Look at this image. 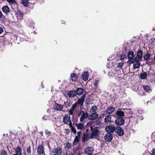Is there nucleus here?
Listing matches in <instances>:
<instances>
[{"label": "nucleus", "instance_id": "774afa93", "mask_svg": "<svg viewBox=\"0 0 155 155\" xmlns=\"http://www.w3.org/2000/svg\"><path fill=\"white\" fill-rule=\"evenodd\" d=\"M53 155H56V154H53Z\"/></svg>", "mask_w": 155, "mask_h": 155}, {"label": "nucleus", "instance_id": "6e6d98bb", "mask_svg": "<svg viewBox=\"0 0 155 155\" xmlns=\"http://www.w3.org/2000/svg\"><path fill=\"white\" fill-rule=\"evenodd\" d=\"M3 31V29L2 27H0V34H1Z\"/></svg>", "mask_w": 155, "mask_h": 155}, {"label": "nucleus", "instance_id": "0eeeda50", "mask_svg": "<svg viewBox=\"0 0 155 155\" xmlns=\"http://www.w3.org/2000/svg\"><path fill=\"white\" fill-rule=\"evenodd\" d=\"M116 131L117 134L120 136H122L124 134V131L121 127L117 126L116 127Z\"/></svg>", "mask_w": 155, "mask_h": 155}, {"label": "nucleus", "instance_id": "4c0bfd02", "mask_svg": "<svg viewBox=\"0 0 155 155\" xmlns=\"http://www.w3.org/2000/svg\"><path fill=\"white\" fill-rule=\"evenodd\" d=\"M64 133L67 135H69L70 132V130L69 129H64Z\"/></svg>", "mask_w": 155, "mask_h": 155}, {"label": "nucleus", "instance_id": "2f4dec72", "mask_svg": "<svg viewBox=\"0 0 155 155\" xmlns=\"http://www.w3.org/2000/svg\"><path fill=\"white\" fill-rule=\"evenodd\" d=\"M17 14L18 17L20 18H22L24 14L20 10H18L17 12Z\"/></svg>", "mask_w": 155, "mask_h": 155}, {"label": "nucleus", "instance_id": "37998d69", "mask_svg": "<svg viewBox=\"0 0 155 155\" xmlns=\"http://www.w3.org/2000/svg\"><path fill=\"white\" fill-rule=\"evenodd\" d=\"M1 155H7L6 152L4 150L1 151Z\"/></svg>", "mask_w": 155, "mask_h": 155}, {"label": "nucleus", "instance_id": "4d7b16f0", "mask_svg": "<svg viewBox=\"0 0 155 155\" xmlns=\"http://www.w3.org/2000/svg\"><path fill=\"white\" fill-rule=\"evenodd\" d=\"M153 76L155 77V71H153L152 73Z\"/></svg>", "mask_w": 155, "mask_h": 155}, {"label": "nucleus", "instance_id": "338daca9", "mask_svg": "<svg viewBox=\"0 0 155 155\" xmlns=\"http://www.w3.org/2000/svg\"><path fill=\"white\" fill-rule=\"evenodd\" d=\"M32 27H33V28H34V27H33V25H32Z\"/></svg>", "mask_w": 155, "mask_h": 155}, {"label": "nucleus", "instance_id": "0e129e2a", "mask_svg": "<svg viewBox=\"0 0 155 155\" xmlns=\"http://www.w3.org/2000/svg\"><path fill=\"white\" fill-rule=\"evenodd\" d=\"M154 59L155 60V55L154 56Z\"/></svg>", "mask_w": 155, "mask_h": 155}, {"label": "nucleus", "instance_id": "49530a36", "mask_svg": "<svg viewBox=\"0 0 155 155\" xmlns=\"http://www.w3.org/2000/svg\"><path fill=\"white\" fill-rule=\"evenodd\" d=\"M94 123V122L92 121H90L88 122L87 124V126H90L92 124Z\"/></svg>", "mask_w": 155, "mask_h": 155}, {"label": "nucleus", "instance_id": "7ed1b4c3", "mask_svg": "<svg viewBox=\"0 0 155 155\" xmlns=\"http://www.w3.org/2000/svg\"><path fill=\"white\" fill-rule=\"evenodd\" d=\"M134 52L133 51H130L128 53L127 58L129 60V61L130 63H133L135 62V61L134 58Z\"/></svg>", "mask_w": 155, "mask_h": 155}, {"label": "nucleus", "instance_id": "ea45409f", "mask_svg": "<svg viewBox=\"0 0 155 155\" xmlns=\"http://www.w3.org/2000/svg\"><path fill=\"white\" fill-rule=\"evenodd\" d=\"M127 56L126 55L122 54L121 55L120 59L121 60H124L126 58Z\"/></svg>", "mask_w": 155, "mask_h": 155}, {"label": "nucleus", "instance_id": "f3484780", "mask_svg": "<svg viewBox=\"0 0 155 155\" xmlns=\"http://www.w3.org/2000/svg\"><path fill=\"white\" fill-rule=\"evenodd\" d=\"M88 71H85L82 74V78L84 81H86L88 80Z\"/></svg>", "mask_w": 155, "mask_h": 155}, {"label": "nucleus", "instance_id": "f257e3e1", "mask_svg": "<svg viewBox=\"0 0 155 155\" xmlns=\"http://www.w3.org/2000/svg\"><path fill=\"white\" fill-rule=\"evenodd\" d=\"M86 94H83L81 97L78 99L72 106L71 107L69 110V114L72 115L74 111L77 107H79V105L80 107H84V103L85 100Z\"/></svg>", "mask_w": 155, "mask_h": 155}, {"label": "nucleus", "instance_id": "b1692460", "mask_svg": "<svg viewBox=\"0 0 155 155\" xmlns=\"http://www.w3.org/2000/svg\"><path fill=\"white\" fill-rule=\"evenodd\" d=\"M111 116L110 115L107 116L104 118V122L105 123H107L111 122Z\"/></svg>", "mask_w": 155, "mask_h": 155}, {"label": "nucleus", "instance_id": "f704fd0d", "mask_svg": "<svg viewBox=\"0 0 155 155\" xmlns=\"http://www.w3.org/2000/svg\"><path fill=\"white\" fill-rule=\"evenodd\" d=\"M9 3L12 4H15L16 3V1L15 0H6Z\"/></svg>", "mask_w": 155, "mask_h": 155}, {"label": "nucleus", "instance_id": "aec40b11", "mask_svg": "<svg viewBox=\"0 0 155 155\" xmlns=\"http://www.w3.org/2000/svg\"><path fill=\"white\" fill-rule=\"evenodd\" d=\"M2 10L3 12L7 14L10 12V8L7 5H5L3 7Z\"/></svg>", "mask_w": 155, "mask_h": 155}, {"label": "nucleus", "instance_id": "bb28decb", "mask_svg": "<svg viewBox=\"0 0 155 155\" xmlns=\"http://www.w3.org/2000/svg\"><path fill=\"white\" fill-rule=\"evenodd\" d=\"M147 74L144 72L143 73H141L140 74V77L141 79H145L147 78Z\"/></svg>", "mask_w": 155, "mask_h": 155}, {"label": "nucleus", "instance_id": "a18cd8bd", "mask_svg": "<svg viewBox=\"0 0 155 155\" xmlns=\"http://www.w3.org/2000/svg\"><path fill=\"white\" fill-rule=\"evenodd\" d=\"M90 99H87L85 101V104L86 105H88L89 104V102H90Z\"/></svg>", "mask_w": 155, "mask_h": 155}, {"label": "nucleus", "instance_id": "3c124183", "mask_svg": "<svg viewBox=\"0 0 155 155\" xmlns=\"http://www.w3.org/2000/svg\"><path fill=\"white\" fill-rule=\"evenodd\" d=\"M69 124H69V127H70L71 128L72 127H73L74 126H72V123L71 121V120H70L69 121Z\"/></svg>", "mask_w": 155, "mask_h": 155}, {"label": "nucleus", "instance_id": "423d86ee", "mask_svg": "<svg viewBox=\"0 0 155 155\" xmlns=\"http://www.w3.org/2000/svg\"><path fill=\"white\" fill-rule=\"evenodd\" d=\"M116 127L112 125H110L106 127L105 130L107 133L111 134L116 130Z\"/></svg>", "mask_w": 155, "mask_h": 155}, {"label": "nucleus", "instance_id": "69168bd1", "mask_svg": "<svg viewBox=\"0 0 155 155\" xmlns=\"http://www.w3.org/2000/svg\"><path fill=\"white\" fill-rule=\"evenodd\" d=\"M43 87H44V86H42V88H43Z\"/></svg>", "mask_w": 155, "mask_h": 155}, {"label": "nucleus", "instance_id": "9b49d317", "mask_svg": "<svg viewBox=\"0 0 155 155\" xmlns=\"http://www.w3.org/2000/svg\"><path fill=\"white\" fill-rule=\"evenodd\" d=\"M115 108L112 106H110L107 107L105 112L108 114H110L112 113L115 110Z\"/></svg>", "mask_w": 155, "mask_h": 155}, {"label": "nucleus", "instance_id": "79ce46f5", "mask_svg": "<svg viewBox=\"0 0 155 155\" xmlns=\"http://www.w3.org/2000/svg\"><path fill=\"white\" fill-rule=\"evenodd\" d=\"M99 82V81L98 80H97L95 81L94 84V85L96 87H98V85Z\"/></svg>", "mask_w": 155, "mask_h": 155}, {"label": "nucleus", "instance_id": "c03bdc74", "mask_svg": "<svg viewBox=\"0 0 155 155\" xmlns=\"http://www.w3.org/2000/svg\"><path fill=\"white\" fill-rule=\"evenodd\" d=\"M70 104V103L68 102H64V104L65 106L66 107H67L68 106H69Z\"/></svg>", "mask_w": 155, "mask_h": 155}, {"label": "nucleus", "instance_id": "393cba45", "mask_svg": "<svg viewBox=\"0 0 155 155\" xmlns=\"http://www.w3.org/2000/svg\"><path fill=\"white\" fill-rule=\"evenodd\" d=\"M75 125L77 126L78 130L82 129L84 126V124L82 123L79 124L76 123L75 124Z\"/></svg>", "mask_w": 155, "mask_h": 155}, {"label": "nucleus", "instance_id": "473e14b6", "mask_svg": "<svg viewBox=\"0 0 155 155\" xmlns=\"http://www.w3.org/2000/svg\"><path fill=\"white\" fill-rule=\"evenodd\" d=\"M97 110V107L96 106H94L91 107V110L93 113H96V111Z\"/></svg>", "mask_w": 155, "mask_h": 155}, {"label": "nucleus", "instance_id": "2eb2a0df", "mask_svg": "<svg viewBox=\"0 0 155 155\" xmlns=\"http://www.w3.org/2000/svg\"><path fill=\"white\" fill-rule=\"evenodd\" d=\"M67 95L68 96L69 98L74 97L76 96V94L75 91L71 90L69 91L68 94H67Z\"/></svg>", "mask_w": 155, "mask_h": 155}, {"label": "nucleus", "instance_id": "58836bf2", "mask_svg": "<svg viewBox=\"0 0 155 155\" xmlns=\"http://www.w3.org/2000/svg\"><path fill=\"white\" fill-rule=\"evenodd\" d=\"M66 146L68 149H69L71 147V144L69 142H68L66 144Z\"/></svg>", "mask_w": 155, "mask_h": 155}, {"label": "nucleus", "instance_id": "864d4df0", "mask_svg": "<svg viewBox=\"0 0 155 155\" xmlns=\"http://www.w3.org/2000/svg\"><path fill=\"white\" fill-rule=\"evenodd\" d=\"M3 17L5 18V16L3 15L2 13V12L0 11V18H3Z\"/></svg>", "mask_w": 155, "mask_h": 155}, {"label": "nucleus", "instance_id": "e433bc0d", "mask_svg": "<svg viewBox=\"0 0 155 155\" xmlns=\"http://www.w3.org/2000/svg\"><path fill=\"white\" fill-rule=\"evenodd\" d=\"M27 153L28 154V155L31 154V147L30 146H28V147L27 149Z\"/></svg>", "mask_w": 155, "mask_h": 155}, {"label": "nucleus", "instance_id": "09e8293b", "mask_svg": "<svg viewBox=\"0 0 155 155\" xmlns=\"http://www.w3.org/2000/svg\"><path fill=\"white\" fill-rule=\"evenodd\" d=\"M81 131H78V132L77 133V137H78L80 138L81 137Z\"/></svg>", "mask_w": 155, "mask_h": 155}, {"label": "nucleus", "instance_id": "a19ab883", "mask_svg": "<svg viewBox=\"0 0 155 155\" xmlns=\"http://www.w3.org/2000/svg\"><path fill=\"white\" fill-rule=\"evenodd\" d=\"M123 65V64L122 62L118 63V65H117V67L118 68H121L122 67Z\"/></svg>", "mask_w": 155, "mask_h": 155}, {"label": "nucleus", "instance_id": "ddd939ff", "mask_svg": "<svg viewBox=\"0 0 155 155\" xmlns=\"http://www.w3.org/2000/svg\"><path fill=\"white\" fill-rule=\"evenodd\" d=\"M89 138L88 134H86L85 133H84L82 137V141L83 143H85L86 141L88 140Z\"/></svg>", "mask_w": 155, "mask_h": 155}, {"label": "nucleus", "instance_id": "680f3d73", "mask_svg": "<svg viewBox=\"0 0 155 155\" xmlns=\"http://www.w3.org/2000/svg\"><path fill=\"white\" fill-rule=\"evenodd\" d=\"M65 22L64 21H62V24H65Z\"/></svg>", "mask_w": 155, "mask_h": 155}, {"label": "nucleus", "instance_id": "f8f14e48", "mask_svg": "<svg viewBox=\"0 0 155 155\" xmlns=\"http://www.w3.org/2000/svg\"><path fill=\"white\" fill-rule=\"evenodd\" d=\"M116 115L117 116V117H123L124 116V111L121 110L120 109H119L116 111Z\"/></svg>", "mask_w": 155, "mask_h": 155}, {"label": "nucleus", "instance_id": "c85d7f7f", "mask_svg": "<svg viewBox=\"0 0 155 155\" xmlns=\"http://www.w3.org/2000/svg\"><path fill=\"white\" fill-rule=\"evenodd\" d=\"M28 1L29 0H22V3L24 6L28 7L29 5Z\"/></svg>", "mask_w": 155, "mask_h": 155}, {"label": "nucleus", "instance_id": "72a5a7b5", "mask_svg": "<svg viewBox=\"0 0 155 155\" xmlns=\"http://www.w3.org/2000/svg\"><path fill=\"white\" fill-rule=\"evenodd\" d=\"M151 57V55L150 53H147L145 55L143 58L145 60H148L149 58Z\"/></svg>", "mask_w": 155, "mask_h": 155}, {"label": "nucleus", "instance_id": "e2e57ef3", "mask_svg": "<svg viewBox=\"0 0 155 155\" xmlns=\"http://www.w3.org/2000/svg\"><path fill=\"white\" fill-rule=\"evenodd\" d=\"M69 155H73L72 153H71L69 154Z\"/></svg>", "mask_w": 155, "mask_h": 155}, {"label": "nucleus", "instance_id": "4468645a", "mask_svg": "<svg viewBox=\"0 0 155 155\" xmlns=\"http://www.w3.org/2000/svg\"><path fill=\"white\" fill-rule=\"evenodd\" d=\"M88 114L87 112H83L80 118V121L82 122L84 120L87 118Z\"/></svg>", "mask_w": 155, "mask_h": 155}, {"label": "nucleus", "instance_id": "8fccbe9b", "mask_svg": "<svg viewBox=\"0 0 155 155\" xmlns=\"http://www.w3.org/2000/svg\"><path fill=\"white\" fill-rule=\"evenodd\" d=\"M151 155H155V148H153L152 151Z\"/></svg>", "mask_w": 155, "mask_h": 155}, {"label": "nucleus", "instance_id": "6e6552de", "mask_svg": "<svg viewBox=\"0 0 155 155\" xmlns=\"http://www.w3.org/2000/svg\"><path fill=\"white\" fill-rule=\"evenodd\" d=\"M104 139L107 142H110L113 139V135L111 134L107 133L104 136Z\"/></svg>", "mask_w": 155, "mask_h": 155}, {"label": "nucleus", "instance_id": "cd10ccee", "mask_svg": "<svg viewBox=\"0 0 155 155\" xmlns=\"http://www.w3.org/2000/svg\"><path fill=\"white\" fill-rule=\"evenodd\" d=\"M79 138L77 136L75 137L74 141L73 142V144L74 145H76L78 143L79 141Z\"/></svg>", "mask_w": 155, "mask_h": 155}, {"label": "nucleus", "instance_id": "6ab92c4d", "mask_svg": "<svg viewBox=\"0 0 155 155\" xmlns=\"http://www.w3.org/2000/svg\"><path fill=\"white\" fill-rule=\"evenodd\" d=\"M15 154L17 155H21L22 154V150L19 146H18L15 149Z\"/></svg>", "mask_w": 155, "mask_h": 155}, {"label": "nucleus", "instance_id": "bf43d9fd", "mask_svg": "<svg viewBox=\"0 0 155 155\" xmlns=\"http://www.w3.org/2000/svg\"><path fill=\"white\" fill-rule=\"evenodd\" d=\"M89 131V130L88 129H86V133L87 134L88 132Z\"/></svg>", "mask_w": 155, "mask_h": 155}, {"label": "nucleus", "instance_id": "13d9d810", "mask_svg": "<svg viewBox=\"0 0 155 155\" xmlns=\"http://www.w3.org/2000/svg\"><path fill=\"white\" fill-rule=\"evenodd\" d=\"M37 153H38V154H39V146L38 147H37Z\"/></svg>", "mask_w": 155, "mask_h": 155}, {"label": "nucleus", "instance_id": "7c9ffc66", "mask_svg": "<svg viewBox=\"0 0 155 155\" xmlns=\"http://www.w3.org/2000/svg\"><path fill=\"white\" fill-rule=\"evenodd\" d=\"M135 63L134 64V68H139L140 62H137V61H135Z\"/></svg>", "mask_w": 155, "mask_h": 155}, {"label": "nucleus", "instance_id": "4be33fe9", "mask_svg": "<svg viewBox=\"0 0 155 155\" xmlns=\"http://www.w3.org/2000/svg\"><path fill=\"white\" fill-rule=\"evenodd\" d=\"M70 120V117L67 115L64 117L63 122L64 123V124H68Z\"/></svg>", "mask_w": 155, "mask_h": 155}, {"label": "nucleus", "instance_id": "39448f33", "mask_svg": "<svg viewBox=\"0 0 155 155\" xmlns=\"http://www.w3.org/2000/svg\"><path fill=\"white\" fill-rule=\"evenodd\" d=\"M115 122L117 126H122L125 123V120L123 117H116Z\"/></svg>", "mask_w": 155, "mask_h": 155}, {"label": "nucleus", "instance_id": "dca6fc26", "mask_svg": "<svg viewBox=\"0 0 155 155\" xmlns=\"http://www.w3.org/2000/svg\"><path fill=\"white\" fill-rule=\"evenodd\" d=\"M75 92L76 95H81L82 94L84 90L83 88L81 87H78L76 89Z\"/></svg>", "mask_w": 155, "mask_h": 155}, {"label": "nucleus", "instance_id": "5701e85b", "mask_svg": "<svg viewBox=\"0 0 155 155\" xmlns=\"http://www.w3.org/2000/svg\"><path fill=\"white\" fill-rule=\"evenodd\" d=\"M143 89L147 92H150L152 90L150 88V87L148 85H143L142 86Z\"/></svg>", "mask_w": 155, "mask_h": 155}, {"label": "nucleus", "instance_id": "c756f323", "mask_svg": "<svg viewBox=\"0 0 155 155\" xmlns=\"http://www.w3.org/2000/svg\"><path fill=\"white\" fill-rule=\"evenodd\" d=\"M39 154L41 155V154H44L45 153L44 151V148L42 145H39Z\"/></svg>", "mask_w": 155, "mask_h": 155}, {"label": "nucleus", "instance_id": "f03ea898", "mask_svg": "<svg viewBox=\"0 0 155 155\" xmlns=\"http://www.w3.org/2000/svg\"><path fill=\"white\" fill-rule=\"evenodd\" d=\"M90 128L91 131H92L90 136V137L91 139H94V137H96L99 136V131L98 129V127H95L94 128H93V126H91L90 127Z\"/></svg>", "mask_w": 155, "mask_h": 155}, {"label": "nucleus", "instance_id": "052dcab7", "mask_svg": "<svg viewBox=\"0 0 155 155\" xmlns=\"http://www.w3.org/2000/svg\"><path fill=\"white\" fill-rule=\"evenodd\" d=\"M77 155H81V153L79 152Z\"/></svg>", "mask_w": 155, "mask_h": 155}, {"label": "nucleus", "instance_id": "20e7f679", "mask_svg": "<svg viewBox=\"0 0 155 155\" xmlns=\"http://www.w3.org/2000/svg\"><path fill=\"white\" fill-rule=\"evenodd\" d=\"M143 51L140 49L137 52V56L134 58L135 61L137 62H140L142 61L143 55Z\"/></svg>", "mask_w": 155, "mask_h": 155}, {"label": "nucleus", "instance_id": "c9c22d12", "mask_svg": "<svg viewBox=\"0 0 155 155\" xmlns=\"http://www.w3.org/2000/svg\"><path fill=\"white\" fill-rule=\"evenodd\" d=\"M71 128V131L73 132V133L74 134H76V133H77V131L76 130V129L75 127H72Z\"/></svg>", "mask_w": 155, "mask_h": 155}, {"label": "nucleus", "instance_id": "1a4fd4ad", "mask_svg": "<svg viewBox=\"0 0 155 155\" xmlns=\"http://www.w3.org/2000/svg\"><path fill=\"white\" fill-rule=\"evenodd\" d=\"M98 115L96 113H92L88 116V119L90 120H94L97 119Z\"/></svg>", "mask_w": 155, "mask_h": 155}, {"label": "nucleus", "instance_id": "412c9836", "mask_svg": "<svg viewBox=\"0 0 155 155\" xmlns=\"http://www.w3.org/2000/svg\"><path fill=\"white\" fill-rule=\"evenodd\" d=\"M70 77L72 81H76L78 78V75L76 73H73L71 74Z\"/></svg>", "mask_w": 155, "mask_h": 155}, {"label": "nucleus", "instance_id": "9d476101", "mask_svg": "<svg viewBox=\"0 0 155 155\" xmlns=\"http://www.w3.org/2000/svg\"><path fill=\"white\" fill-rule=\"evenodd\" d=\"M94 150L91 147H87L84 150L85 153L88 155H91L93 153Z\"/></svg>", "mask_w": 155, "mask_h": 155}, {"label": "nucleus", "instance_id": "a878e982", "mask_svg": "<svg viewBox=\"0 0 155 155\" xmlns=\"http://www.w3.org/2000/svg\"><path fill=\"white\" fill-rule=\"evenodd\" d=\"M55 107L57 110L61 111L62 110L63 106L59 104H56L55 106Z\"/></svg>", "mask_w": 155, "mask_h": 155}, {"label": "nucleus", "instance_id": "a211bd4d", "mask_svg": "<svg viewBox=\"0 0 155 155\" xmlns=\"http://www.w3.org/2000/svg\"><path fill=\"white\" fill-rule=\"evenodd\" d=\"M53 152L58 155H61L62 153V150L60 147H58V148L54 149L53 150Z\"/></svg>", "mask_w": 155, "mask_h": 155}, {"label": "nucleus", "instance_id": "5fc2aeb1", "mask_svg": "<svg viewBox=\"0 0 155 155\" xmlns=\"http://www.w3.org/2000/svg\"><path fill=\"white\" fill-rule=\"evenodd\" d=\"M84 111L83 110H81L80 112L78 113V116L79 117L82 114H83L84 112Z\"/></svg>", "mask_w": 155, "mask_h": 155}, {"label": "nucleus", "instance_id": "603ef678", "mask_svg": "<svg viewBox=\"0 0 155 155\" xmlns=\"http://www.w3.org/2000/svg\"><path fill=\"white\" fill-rule=\"evenodd\" d=\"M152 42L151 43L152 44H155V38H153L151 39Z\"/></svg>", "mask_w": 155, "mask_h": 155}, {"label": "nucleus", "instance_id": "de8ad7c7", "mask_svg": "<svg viewBox=\"0 0 155 155\" xmlns=\"http://www.w3.org/2000/svg\"><path fill=\"white\" fill-rule=\"evenodd\" d=\"M45 133L46 135H48V136L51 134V133L48 130H45Z\"/></svg>", "mask_w": 155, "mask_h": 155}]
</instances>
